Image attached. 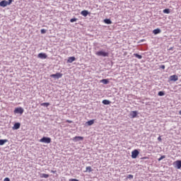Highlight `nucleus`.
Listing matches in <instances>:
<instances>
[{
  "instance_id": "obj_1",
  "label": "nucleus",
  "mask_w": 181,
  "mask_h": 181,
  "mask_svg": "<svg viewBox=\"0 0 181 181\" xmlns=\"http://www.w3.org/2000/svg\"><path fill=\"white\" fill-rule=\"evenodd\" d=\"M95 54L96 56H99V57H108V56H110L108 52L103 50L96 52Z\"/></svg>"
},
{
  "instance_id": "obj_2",
  "label": "nucleus",
  "mask_w": 181,
  "mask_h": 181,
  "mask_svg": "<svg viewBox=\"0 0 181 181\" xmlns=\"http://www.w3.org/2000/svg\"><path fill=\"white\" fill-rule=\"evenodd\" d=\"M40 142H42V144H50V142H52V139L50 137L43 136L40 139Z\"/></svg>"
},
{
  "instance_id": "obj_3",
  "label": "nucleus",
  "mask_w": 181,
  "mask_h": 181,
  "mask_svg": "<svg viewBox=\"0 0 181 181\" xmlns=\"http://www.w3.org/2000/svg\"><path fill=\"white\" fill-rule=\"evenodd\" d=\"M50 77L55 79L62 78V77H63V74L57 73V74H51Z\"/></svg>"
},
{
  "instance_id": "obj_4",
  "label": "nucleus",
  "mask_w": 181,
  "mask_h": 181,
  "mask_svg": "<svg viewBox=\"0 0 181 181\" xmlns=\"http://www.w3.org/2000/svg\"><path fill=\"white\" fill-rule=\"evenodd\" d=\"M138 155H139V151L138 149H135L132 152V159H136L138 158Z\"/></svg>"
},
{
  "instance_id": "obj_5",
  "label": "nucleus",
  "mask_w": 181,
  "mask_h": 181,
  "mask_svg": "<svg viewBox=\"0 0 181 181\" xmlns=\"http://www.w3.org/2000/svg\"><path fill=\"white\" fill-rule=\"evenodd\" d=\"M173 165L175 169H181V160H177L174 162Z\"/></svg>"
},
{
  "instance_id": "obj_6",
  "label": "nucleus",
  "mask_w": 181,
  "mask_h": 181,
  "mask_svg": "<svg viewBox=\"0 0 181 181\" xmlns=\"http://www.w3.org/2000/svg\"><path fill=\"white\" fill-rule=\"evenodd\" d=\"M23 112H24V110L23 108L22 107H16L15 110H14V114H23Z\"/></svg>"
},
{
  "instance_id": "obj_7",
  "label": "nucleus",
  "mask_w": 181,
  "mask_h": 181,
  "mask_svg": "<svg viewBox=\"0 0 181 181\" xmlns=\"http://www.w3.org/2000/svg\"><path fill=\"white\" fill-rule=\"evenodd\" d=\"M129 117L130 118H136V117H138V111L135 110L130 112Z\"/></svg>"
},
{
  "instance_id": "obj_8",
  "label": "nucleus",
  "mask_w": 181,
  "mask_h": 181,
  "mask_svg": "<svg viewBox=\"0 0 181 181\" xmlns=\"http://www.w3.org/2000/svg\"><path fill=\"white\" fill-rule=\"evenodd\" d=\"M83 139H84V137L81 136H76L73 138L72 141H74V142H78V141H83Z\"/></svg>"
},
{
  "instance_id": "obj_9",
  "label": "nucleus",
  "mask_w": 181,
  "mask_h": 181,
  "mask_svg": "<svg viewBox=\"0 0 181 181\" xmlns=\"http://www.w3.org/2000/svg\"><path fill=\"white\" fill-rule=\"evenodd\" d=\"M38 59H47V54L46 53L41 52L37 55Z\"/></svg>"
},
{
  "instance_id": "obj_10",
  "label": "nucleus",
  "mask_w": 181,
  "mask_h": 181,
  "mask_svg": "<svg viewBox=\"0 0 181 181\" xmlns=\"http://www.w3.org/2000/svg\"><path fill=\"white\" fill-rule=\"evenodd\" d=\"M170 81H177L179 80V78L177 75H172L170 76Z\"/></svg>"
},
{
  "instance_id": "obj_11",
  "label": "nucleus",
  "mask_w": 181,
  "mask_h": 181,
  "mask_svg": "<svg viewBox=\"0 0 181 181\" xmlns=\"http://www.w3.org/2000/svg\"><path fill=\"white\" fill-rule=\"evenodd\" d=\"M81 15L86 18L87 16L90 15V12H88V11L87 10H83L81 12Z\"/></svg>"
},
{
  "instance_id": "obj_12",
  "label": "nucleus",
  "mask_w": 181,
  "mask_h": 181,
  "mask_svg": "<svg viewBox=\"0 0 181 181\" xmlns=\"http://www.w3.org/2000/svg\"><path fill=\"white\" fill-rule=\"evenodd\" d=\"M21 128V123L19 122H16L13 127V130L19 129Z\"/></svg>"
},
{
  "instance_id": "obj_13",
  "label": "nucleus",
  "mask_w": 181,
  "mask_h": 181,
  "mask_svg": "<svg viewBox=\"0 0 181 181\" xmlns=\"http://www.w3.org/2000/svg\"><path fill=\"white\" fill-rule=\"evenodd\" d=\"M0 6H1L2 8H5L6 6H8L7 1L6 0H2L0 2Z\"/></svg>"
},
{
  "instance_id": "obj_14",
  "label": "nucleus",
  "mask_w": 181,
  "mask_h": 181,
  "mask_svg": "<svg viewBox=\"0 0 181 181\" xmlns=\"http://www.w3.org/2000/svg\"><path fill=\"white\" fill-rule=\"evenodd\" d=\"M161 32H162V30H160V28H156L153 30V35H159V33H161Z\"/></svg>"
},
{
  "instance_id": "obj_15",
  "label": "nucleus",
  "mask_w": 181,
  "mask_h": 181,
  "mask_svg": "<svg viewBox=\"0 0 181 181\" xmlns=\"http://www.w3.org/2000/svg\"><path fill=\"white\" fill-rule=\"evenodd\" d=\"M73 62H76L75 57H70L68 58L67 63H73Z\"/></svg>"
},
{
  "instance_id": "obj_16",
  "label": "nucleus",
  "mask_w": 181,
  "mask_h": 181,
  "mask_svg": "<svg viewBox=\"0 0 181 181\" xmlns=\"http://www.w3.org/2000/svg\"><path fill=\"white\" fill-rule=\"evenodd\" d=\"M104 23H106V25H111V23H112V21H111V19L110 18H105L103 21Z\"/></svg>"
},
{
  "instance_id": "obj_17",
  "label": "nucleus",
  "mask_w": 181,
  "mask_h": 181,
  "mask_svg": "<svg viewBox=\"0 0 181 181\" xmlns=\"http://www.w3.org/2000/svg\"><path fill=\"white\" fill-rule=\"evenodd\" d=\"M102 104H103L104 105H110V104H111V101L108 100H103L102 101Z\"/></svg>"
},
{
  "instance_id": "obj_18",
  "label": "nucleus",
  "mask_w": 181,
  "mask_h": 181,
  "mask_svg": "<svg viewBox=\"0 0 181 181\" xmlns=\"http://www.w3.org/2000/svg\"><path fill=\"white\" fill-rule=\"evenodd\" d=\"M49 174H45V173H41L40 175V177L42 178V179H47L49 177Z\"/></svg>"
},
{
  "instance_id": "obj_19",
  "label": "nucleus",
  "mask_w": 181,
  "mask_h": 181,
  "mask_svg": "<svg viewBox=\"0 0 181 181\" xmlns=\"http://www.w3.org/2000/svg\"><path fill=\"white\" fill-rule=\"evenodd\" d=\"M8 142V139H0V146L5 145Z\"/></svg>"
},
{
  "instance_id": "obj_20",
  "label": "nucleus",
  "mask_w": 181,
  "mask_h": 181,
  "mask_svg": "<svg viewBox=\"0 0 181 181\" xmlns=\"http://www.w3.org/2000/svg\"><path fill=\"white\" fill-rule=\"evenodd\" d=\"M94 119H90L88 122H86L87 125H88V127H91V125H93L94 124Z\"/></svg>"
},
{
  "instance_id": "obj_21",
  "label": "nucleus",
  "mask_w": 181,
  "mask_h": 181,
  "mask_svg": "<svg viewBox=\"0 0 181 181\" xmlns=\"http://www.w3.org/2000/svg\"><path fill=\"white\" fill-rule=\"evenodd\" d=\"M100 83H103V84H108L110 83V80H108V79H102L100 81Z\"/></svg>"
},
{
  "instance_id": "obj_22",
  "label": "nucleus",
  "mask_w": 181,
  "mask_h": 181,
  "mask_svg": "<svg viewBox=\"0 0 181 181\" xmlns=\"http://www.w3.org/2000/svg\"><path fill=\"white\" fill-rule=\"evenodd\" d=\"M41 107H49L50 105L49 103H43L40 104Z\"/></svg>"
},
{
  "instance_id": "obj_23",
  "label": "nucleus",
  "mask_w": 181,
  "mask_h": 181,
  "mask_svg": "<svg viewBox=\"0 0 181 181\" xmlns=\"http://www.w3.org/2000/svg\"><path fill=\"white\" fill-rule=\"evenodd\" d=\"M158 95H159V97H163V95H165V91H159Z\"/></svg>"
},
{
  "instance_id": "obj_24",
  "label": "nucleus",
  "mask_w": 181,
  "mask_h": 181,
  "mask_svg": "<svg viewBox=\"0 0 181 181\" xmlns=\"http://www.w3.org/2000/svg\"><path fill=\"white\" fill-rule=\"evenodd\" d=\"M85 172H88L90 173V172H93V168H91L90 166L86 167V170Z\"/></svg>"
},
{
  "instance_id": "obj_25",
  "label": "nucleus",
  "mask_w": 181,
  "mask_h": 181,
  "mask_svg": "<svg viewBox=\"0 0 181 181\" xmlns=\"http://www.w3.org/2000/svg\"><path fill=\"white\" fill-rule=\"evenodd\" d=\"M163 13H170V9L169 8H165L163 11Z\"/></svg>"
},
{
  "instance_id": "obj_26",
  "label": "nucleus",
  "mask_w": 181,
  "mask_h": 181,
  "mask_svg": "<svg viewBox=\"0 0 181 181\" xmlns=\"http://www.w3.org/2000/svg\"><path fill=\"white\" fill-rule=\"evenodd\" d=\"M134 56H135L137 59H142V55L139 54H134Z\"/></svg>"
},
{
  "instance_id": "obj_27",
  "label": "nucleus",
  "mask_w": 181,
  "mask_h": 181,
  "mask_svg": "<svg viewBox=\"0 0 181 181\" xmlns=\"http://www.w3.org/2000/svg\"><path fill=\"white\" fill-rule=\"evenodd\" d=\"M78 19L76 18H73L70 20L71 23H74V22H77Z\"/></svg>"
},
{
  "instance_id": "obj_28",
  "label": "nucleus",
  "mask_w": 181,
  "mask_h": 181,
  "mask_svg": "<svg viewBox=\"0 0 181 181\" xmlns=\"http://www.w3.org/2000/svg\"><path fill=\"white\" fill-rule=\"evenodd\" d=\"M165 158H166V156H161L158 159V162H160V160H162L163 159H165Z\"/></svg>"
},
{
  "instance_id": "obj_29",
  "label": "nucleus",
  "mask_w": 181,
  "mask_h": 181,
  "mask_svg": "<svg viewBox=\"0 0 181 181\" xmlns=\"http://www.w3.org/2000/svg\"><path fill=\"white\" fill-rule=\"evenodd\" d=\"M127 179H134V175H128L127 176Z\"/></svg>"
},
{
  "instance_id": "obj_30",
  "label": "nucleus",
  "mask_w": 181,
  "mask_h": 181,
  "mask_svg": "<svg viewBox=\"0 0 181 181\" xmlns=\"http://www.w3.org/2000/svg\"><path fill=\"white\" fill-rule=\"evenodd\" d=\"M13 2V0H8L7 1V5H11Z\"/></svg>"
},
{
  "instance_id": "obj_31",
  "label": "nucleus",
  "mask_w": 181,
  "mask_h": 181,
  "mask_svg": "<svg viewBox=\"0 0 181 181\" xmlns=\"http://www.w3.org/2000/svg\"><path fill=\"white\" fill-rule=\"evenodd\" d=\"M41 33H42V35H45V33H46V30L42 29L41 30Z\"/></svg>"
},
{
  "instance_id": "obj_32",
  "label": "nucleus",
  "mask_w": 181,
  "mask_h": 181,
  "mask_svg": "<svg viewBox=\"0 0 181 181\" xmlns=\"http://www.w3.org/2000/svg\"><path fill=\"white\" fill-rule=\"evenodd\" d=\"M69 181H79V180L76 178H72V179H69Z\"/></svg>"
},
{
  "instance_id": "obj_33",
  "label": "nucleus",
  "mask_w": 181,
  "mask_h": 181,
  "mask_svg": "<svg viewBox=\"0 0 181 181\" xmlns=\"http://www.w3.org/2000/svg\"><path fill=\"white\" fill-rule=\"evenodd\" d=\"M165 65L160 66V69H163V70H165Z\"/></svg>"
},
{
  "instance_id": "obj_34",
  "label": "nucleus",
  "mask_w": 181,
  "mask_h": 181,
  "mask_svg": "<svg viewBox=\"0 0 181 181\" xmlns=\"http://www.w3.org/2000/svg\"><path fill=\"white\" fill-rule=\"evenodd\" d=\"M4 181H11V180L9 179V177H6Z\"/></svg>"
},
{
  "instance_id": "obj_35",
  "label": "nucleus",
  "mask_w": 181,
  "mask_h": 181,
  "mask_svg": "<svg viewBox=\"0 0 181 181\" xmlns=\"http://www.w3.org/2000/svg\"><path fill=\"white\" fill-rule=\"evenodd\" d=\"M66 122H68V124H71V123H73V121H71V120H66Z\"/></svg>"
},
{
  "instance_id": "obj_36",
  "label": "nucleus",
  "mask_w": 181,
  "mask_h": 181,
  "mask_svg": "<svg viewBox=\"0 0 181 181\" xmlns=\"http://www.w3.org/2000/svg\"><path fill=\"white\" fill-rule=\"evenodd\" d=\"M158 141H162V138H160V136H159V137L158 138Z\"/></svg>"
},
{
  "instance_id": "obj_37",
  "label": "nucleus",
  "mask_w": 181,
  "mask_h": 181,
  "mask_svg": "<svg viewBox=\"0 0 181 181\" xmlns=\"http://www.w3.org/2000/svg\"><path fill=\"white\" fill-rule=\"evenodd\" d=\"M56 170H51V173H56Z\"/></svg>"
},
{
  "instance_id": "obj_38",
  "label": "nucleus",
  "mask_w": 181,
  "mask_h": 181,
  "mask_svg": "<svg viewBox=\"0 0 181 181\" xmlns=\"http://www.w3.org/2000/svg\"><path fill=\"white\" fill-rule=\"evenodd\" d=\"M169 50H173V47H170Z\"/></svg>"
},
{
  "instance_id": "obj_39",
  "label": "nucleus",
  "mask_w": 181,
  "mask_h": 181,
  "mask_svg": "<svg viewBox=\"0 0 181 181\" xmlns=\"http://www.w3.org/2000/svg\"><path fill=\"white\" fill-rule=\"evenodd\" d=\"M179 115H181V110L179 111Z\"/></svg>"
}]
</instances>
